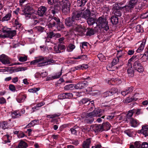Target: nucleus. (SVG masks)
<instances>
[{
    "label": "nucleus",
    "instance_id": "obj_1",
    "mask_svg": "<svg viewBox=\"0 0 148 148\" xmlns=\"http://www.w3.org/2000/svg\"><path fill=\"white\" fill-rule=\"evenodd\" d=\"M56 61L51 58L41 57L31 62V64H35L38 63V66H43L45 65L51 64L55 63Z\"/></svg>",
    "mask_w": 148,
    "mask_h": 148
},
{
    "label": "nucleus",
    "instance_id": "obj_2",
    "mask_svg": "<svg viewBox=\"0 0 148 148\" xmlns=\"http://www.w3.org/2000/svg\"><path fill=\"white\" fill-rule=\"evenodd\" d=\"M96 23L97 25L101 26L106 31L109 29L108 22L103 16L99 17L96 21Z\"/></svg>",
    "mask_w": 148,
    "mask_h": 148
},
{
    "label": "nucleus",
    "instance_id": "obj_3",
    "mask_svg": "<svg viewBox=\"0 0 148 148\" xmlns=\"http://www.w3.org/2000/svg\"><path fill=\"white\" fill-rule=\"evenodd\" d=\"M59 3L60 5H62V12L64 14H68L70 12V3L67 0H59Z\"/></svg>",
    "mask_w": 148,
    "mask_h": 148
},
{
    "label": "nucleus",
    "instance_id": "obj_4",
    "mask_svg": "<svg viewBox=\"0 0 148 148\" xmlns=\"http://www.w3.org/2000/svg\"><path fill=\"white\" fill-rule=\"evenodd\" d=\"M133 67L135 70L139 73H141L144 71L143 68L138 58H136L133 64Z\"/></svg>",
    "mask_w": 148,
    "mask_h": 148
},
{
    "label": "nucleus",
    "instance_id": "obj_5",
    "mask_svg": "<svg viewBox=\"0 0 148 148\" xmlns=\"http://www.w3.org/2000/svg\"><path fill=\"white\" fill-rule=\"evenodd\" d=\"M102 111L100 109H95L93 111L87 113L86 115L90 117H100L102 115Z\"/></svg>",
    "mask_w": 148,
    "mask_h": 148
},
{
    "label": "nucleus",
    "instance_id": "obj_6",
    "mask_svg": "<svg viewBox=\"0 0 148 148\" xmlns=\"http://www.w3.org/2000/svg\"><path fill=\"white\" fill-rule=\"evenodd\" d=\"M33 10L32 6L31 4H28L27 5L25 8L23 10V14L26 18L27 16H29V14L31 13L32 11Z\"/></svg>",
    "mask_w": 148,
    "mask_h": 148
},
{
    "label": "nucleus",
    "instance_id": "obj_7",
    "mask_svg": "<svg viewBox=\"0 0 148 148\" xmlns=\"http://www.w3.org/2000/svg\"><path fill=\"white\" fill-rule=\"evenodd\" d=\"M138 0H130L128 5H125L126 11H129L136 4Z\"/></svg>",
    "mask_w": 148,
    "mask_h": 148
},
{
    "label": "nucleus",
    "instance_id": "obj_8",
    "mask_svg": "<svg viewBox=\"0 0 148 148\" xmlns=\"http://www.w3.org/2000/svg\"><path fill=\"white\" fill-rule=\"evenodd\" d=\"M118 91L117 88H112L109 91H107L104 92L103 94V96L105 97L113 95L114 94Z\"/></svg>",
    "mask_w": 148,
    "mask_h": 148
},
{
    "label": "nucleus",
    "instance_id": "obj_9",
    "mask_svg": "<svg viewBox=\"0 0 148 148\" xmlns=\"http://www.w3.org/2000/svg\"><path fill=\"white\" fill-rule=\"evenodd\" d=\"M76 21L72 17L67 18L65 21V24L69 27L73 26L75 24Z\"/></svg>",
    "mask_w": 148,
    "mask_h": 148
},
{
    "label": "nucleus",
    "instance_id": "obj_10",
    "mask_svg": "<svg viewBox=\"0 0 148 148\" xmlns=\"http://www.w3.org/2000/svg\"><path fill=\"white\" fill-rule=\"evenodd\" d=\"M91 131H93L95 133L103 131L102 126L101 125L93 124L91 125Z\"/></svg>",
    "mask_w": 148,
    "mask_h": 148
},
{
    "label": "nucleus",
    "instance_id": "obj_11",
    "mask_svg": "<svg viewBox=\"0 0 148 148\" xmlns=\"http://www.w3.org/2000/svg\"><path fill=\"white\" fill-rule=\"evenodd\" d=\"M136 111V110L134 109L129 110L126 114L124 119V121L128 123L129 120L133 118L132 117V116L133 114L135 113Z\"/></svg>",
    "mask_w": 148,
    "mask_h": 148
},
{
    "label": "nucleus",
    "instance_id": "obj_12",
    "mask_svg": "<svg viewBox=\"0 0 148 148\" xmlns=\"http://www.w3.org/2000/svg\"><path fill=\"white\" fill-rule=\"evenodd\" d=\"M138 133L143 134L145 137L148 136V125H142V129L138 130Z\"/></svg>",
    "mask_w": 148,
    "mask_h": 148
},
{
    "label": "nucleus",
    "instance_id": "obj_13",
    "mask_svg": "<svg viewBox=\"0 0 148 148\" xmlns=\"http://www.w3.org/2000/svg\"><path fill=\"white\" fill-rule=\"evenodd\" d=\"M47 10V8L45 6H41L38 8V15L40 16H43L45 14Z\"/></svg>",
    "mask_w": 148,
    "mask_h": 148
},
{
    "label": "nucleus",
    "instance_id": "obj_14",
    "mask_svg": "<svg viewBox=\"0 0 148 148\" xmlns=\"http://www.w3.org/2000/svg\"><path fill=\"white\" fill-rule=\"evenodd\" d=\"M0 61L4 64H9L10 63L8 57L3 54L0 56Z\"/></svg>",
    "mask_w": 148,
    "mask_h": 148
},
{
    "label": "nucleus",
    "instance_id": "obj_15",
    "mask_svg": "<svg viewBox=\"0 0 148 148\" xmlns=\"http://www.w3.org/2000/svg\"><path fill=\"white\" fill-rule=\"evenodd\" d=\"M88 85V82H87L79 83L75 86V88L77 89H81L87 87Z\"/></svg>",
    "mask_w": 148,
    "mask_h": 148
},
{
    "label": "nucleus",
    "instance_id": "obj_16",
    "mask_svg": "<svg viewBox=\"0 0 148 148\" xmlns=\"http://www.w3.org/2000/svg\"><path fill=\"white\" fill-rule=\"evenodd\" d=\"M82 15V11H77L73 12L72 17L75 20H78L81 19Z\"/></svg>",
    "mask_w": 148,
    "mask_h": 148
},
{
    "label": "nucleus",
    "instance_id": "obj_17",
    "mask_svg": "<svg viewBox=\"0 0 148 148\" xmlns=\"http://www.w3.org/2000/svg\"><path fill=\"white\" fill-rule=\"evenodd\" d=\"M26 97L27 95H26L23 93H20L16 98V100L19 103H21L25 101Z\"/></svg>",
    "mask_w": 148,
    "mask_h": 148
},
{
    "label": "nucleus",
    "instance_id": "obj_18",
    "mask_svg": "<svg viewBox=\"0 0 148 148\" xmlns=\"http://www.w3.org/2000/svg\"><path fill=\"white\" fill-rule=\"evenodd\" d=\"M134 90V88L132 86L128 87L124 90L121 92V94L123 96H125L126 95L131 93Z\"/></svg>",
    "mask_w": 148,
    "mask_h": 148
},
{
    "label": "nucleus",
    "instance_id": "obj_19",
    "mask_svg": "<svg viewBox=\"0 0 148 148\" xmlns=\"http://www.w3.org/2000/svg\"><path fill=\"white\" fill-rule=\"evenodd\" d=\"M131 124V126L134 127H137L139 124V122L138 121L135 119L132 118L128 121Z\"/></svg>",
    "mask_w": 148,
    "mask_h": 148
},
{
    "label": "nucleus",
    "instance_id": "obj_20",
    "mask_svg": "<svg viewBox=\"0 0 148 148\" xmlns=\"http://www.w3.org/2000/svg\"><path fill=\"white\" fill-rule=\"evenodd\" d=\"M122 82V81L121 79H113L108 82L109 84L110 83L111 84L116 85L120 84Z\"/></svg>",
    "mask_w": 148,
    "mask_h": 148
},
{
    "label": "nucleus",
    "instance_id": "obj_21",
    "mask_svg": "<svg viewBox=\"0 0 148 148\" xmlns=\"http://www.w3.org/2000/svg\"><path fill=\"white\" fill-rule=\"evenodd\" d=\"M45 104L44 101H42L36 104V106L32 108V112H33L39 110V108L41 107Z\"/></svg>",
    "mask_w": 148,
    "mask_h": 148
},
{
    "label": "nucleus",
    "instance_id": "obj_22",
    "mask_svg": "<svg viewBox=\"0 0 148 148\" xmlns=\"http://www.w3.org/2000/svg\"><path fill=\"white\" fill-rule=\"evenodd\" d=\"M16 34V32L15 30H11L10 29L5 35V37L11 38L15 36Z\"/></svg>",
    "mask_w": 148,
    "mask_h": 148
},
{
    "label": "nucleus",
    "instance_id": "obj_23",
    "mask_svg": "<svg viewBox=\"0 0 148 148\" xmlns=\"http://www.w3.org/2000/svg\"><path fill=\"white\" fill-rule=\"evenodd\" d=\"M11 113L12 117L13 119H15L19 117L21 115L20 112L18 110L12 111Z\"/></svg>",
    "mask_w": 148,
    "mask_h": 148
},
{
    "label": "nucleus",
    "instance_id": "obj_24",
    "mask_svg": "<svg viewBox=\"0 0 148 148\" xmlns=\"http://www.w3.org/2000/svg\"><path fill=\"white\" fill-rule=\"evenodd\" d=\"M94 120V118L90 117L86 115L84 120V123L86 124H90L92 123Z\"/></svg>",
    "mask_w": 148,
    "mask_h": 148
},
{
    "label": "nucleus",
    "instance_id": "obj_25",
    "mask_svg": "<svg viewBox=\"0 0 148 148\" xmlns=\"http://www.w3.org/2000/svg\"><path fill=\"white\" fill-rule=\"evenodd\" d=\"M90 12L89 10L87 8L85 11L82 12V17L87 19L90 17Z\"/></svg>",
    "mask_w": 148,
    "mask_h": 148
},
{
    "label": "nucleus",
    "instance_id": "obj_26",
    "mask_svg": "<svg viewBox=\"0 0 148 148\" xmlns=\"http://www.w3.org/2000/svg\"><path fill=\"white\" fill-rule=\"evenodd\" d=\"M102 126V130L107 131L110 128L111 125L109 122H105L103 123L101 125Z\"/></svg>",
    "mask_w": 148,
    "mask_h": 148
},
{
    "label": "nucleus",
    "instance_id": "obj_27",
    "mask_svg": "<svg viewBox=\"0 0 148 148\" xmlns=\"http://www.w3.org/2000/svg\"><path fill=\"white\" fill-rule=\"evenodd\" d=\"M91 142V138H88L84 141L83 144V148H89Z\"/></svg>",
    "mask_w": 148,
    "mask_h": 148
},
{
    "label": "nucleus",
    "instance_id": "obj_28",
    "mask_svg": "<svg viewBox=\"0 0 148 148\" xmlns=\"http://www.w3.org/2000/svg\"><path fill=\"white\" fill-rule=\"evenodd\" d=\"M146 40L145 39L143 40L142 43L139 46L138 49L136 51L137 53H140L144 49Z\"/></svg>",
    "mask_w": 148,
    "mask_h": 148
},
{
    "label": "nucleus",
    "instance_id": "obj_29",
    "mask_svg": "<svg viewBox=\"0 0 148 148\" xmlns=\"http://www.w3.org/2000/svg\"><path fill=\"white\" fill-rule=\"evenodd\" d=\"M39 120L38 119H35L31 121L26 127H29L34 126L35 125L38 124L39 123Z\"/></svg>",
    "mask_w": 148,
    "mask_h": 148
},
{
    "label": "nucleus",
    "instance_id": "obj_30",
    "mask_svg": "<svg viewBox=\"0 0 148 148\" xmlns=\"http://www.w3.org/2000/svg\"><path fill=\"white\" fill-rule=\"evenodd\" d=\"M28 145L25 142L21 140L18 145V148H26L27 147Z\"/></svg>",
    "mask_w": 148,
    "mask_h": 148
},
{
    "label": "nucleus",
    "instance_id": "obj_31",
    "mask_svg": "<svg viewBox=\"0 0 148 148\" xmlns=\"http://www.w3.org/2000/svg\"><path fill=\"white\" fill-rule=\"evenodd\" d=\"M125 8V6L123 7L120 6L118 3H115L113 5L112 10L113 11L119 10Z\"/></svg>",
    "mask_w": 148,
    "mask_h": 148
},
{
    "label": "nucleus",
    "instance_id": "obj_32",
    "mask_svg": "<svg viewBox=\"0 0 148 148\" xmlns=\"http://www.w3.org/2000/svg\"><path fill=\"white\" fill-rule=\"evenodd\" d=\"M80 127L82 131L84 133H87L90 130L91 131V126L90 127L88 126H81Z\"/></svg>",
    "mask_w": 148,
    "mask_h": 148
},
{
    "label": "nucleus",
    "instance_id": "obj_33",
    "mask_svg": "<svg viewBox=\"0 0 148 148\" xmlns=\"http://www.w3.org/2000/svg\"><path fill=\"white\" fill-rule=\"evenodd\" d=\"M111 21L113 25H116L119 22V18L117 17L113 16L111 17Z\"/></svg>",
    "mask_w": 148,
    "mask_h": 148
},
{
    "label": "nucleus",
    "instance_id": "obj_34",
    "mask_svg": "<svg viewBox=\"0 0 148 148\" xmlns=\"http://www.w3.org/2000/svg\"><path fill=\"white\" fill-rule=\"evenodd\" d=\"M125 53L122 50H117L116 56V58H119L123 57L124 56Z\"/></svg>",
    "mask_w": 148,
    "mask_h": 148
},
{
    "label": "nucleus",
    "instance_id": "obj_35",
    "mask_svg": "<svg viewBox=\"0 0 148 148\" xmlns=\"http://www.w3.org/2000/svg\"><path fill=\"white\" fill-rule=\"evenodd\" d=\"M137 99H138L137 98L135 99L134 97V96L132 97L131 98L128 97L124 100L123 102L124 103H128L132 102L134 100L136 101Z\"/></svg>",
    "mask_w": 148,
    "mask_h": 148
},
{
    "label": "nucleus",
    "instance_id": "obj_36",
    "mask_svg": "<svg viewBox=\"0 0 148 148\" xmlns=\"http://www.w3.org/2000/svg\"><path fill=\"white\" fill-rule=\"evenodd\" d=\"M127 73L128 75L131 77H133L134 75V71L132 66L130 67L127 70Z\"/></svg>",
    "mask_w": 148,
    "mask_h": 148
},
{
    "label": "nucleus",
    "instance_id": "obj_37",
    "mask_svg": "<svg viewBox=\"0 0 148 148\" xmlns=\"http://www.w3.org/2000/svg\"><path fill=\"white\" fill-rule=\"evenodd\" d=\"M90 102L91 103V104H93L94 103L93 101H90V99H89L87 98H84L81 100L80 103V104H84L89 102V103H88V104H89Z\"/></svg>",
    "mask_w": 148,
    "mask_h": 148
},
{
    "label": "nucleus",
    "instance_id": "obj_38",
    "mask_svg": "<svg viewBox=\"0 0 148 148\" xmlns=\"http://www.w3.org/2000/svg\"><path fill=\"white\" fill-rule=\"evenodd\" d=\"M75 31L78 32L79 33H82L84 31V29L83 28L82 26L80 25H77L75 27Z\"/></svg>",
    "mask_w": 148,
    "mask_h": 148
},
{
    "label": "nucleus",
    "instance_id": "obj_39",
    "mask_svg": "<svg viewBox=\"0 0 148 148\" xmlns=\"http://www.w3.org/2000/svg\"><path fill=\"white\" fill-rule=\"evenodd\" d=\"M56 25L55 21L53 20H51L47 25L48 27L50 29H52L53 27L55 26Z\"/></svg>",
    "mask_w": 148,
    "mask_h": 148
},
{
    "label": "nucleus",
    "instance_id": "obj_40",
    "mask_svg": "<svg viewBox=\"0 0 148 148\" xmlns=\"http://www.w3.org/2000/svg\"><path fill=\"white\" fill-rule=\"evenodd\" d=\"M95 32V31L92 28H87L86 35L87 36H91L94 34Z\"/></svg>",
    "mask_w": 148,
    "mask_h": 148
},
{
    "label": "nucleus",
    "instance_id": "obj_41",
    "mask_svg": "<svg viewBox=\"0 0 148 148\" xmlns=\"http://www.w3.org/2000/svg\"><path fill=\"white\" fill-rule=\"evenodd\" d=\"M14 26L16 29H19L21 27L22 24L19 22V20L18 19H16L14 21Z\"/></svg>",
    "mask_w": 148,
    "mask_h": 148
},
{
    "label": "nucleus",
    "instance_id": "obj_42",
    "mask_svg": "<svg viewBox=\"0 0 148 148\" xmlns=\"http://www.w3.org/2000/svg\"><path fill=\"white\" fill-rule=\"evenodd\" d=\"M87 19V22L89 25H93L96 21L93 18L89 17Z\"/></svg>",
    "mask_w": 148,
    "mask_h": 148
},
{
    "label": "nucleus",
    "instance_id": "obj_43",
    "mask_svg": "<svg viewBox=\"0 0 148 148\" xmlns=\"http://www.w3.org/2000/svg\"><path fill=\"white\" fill-rule=\"evenodd\" d=\"M75 88V86L73 84H70L64 87V89L66 90H71Z\"/></svg>",
    "mask_w": 148,
    "mask_h": 148
},
{
    "label": "nucleus",
    "instance_id": "obj_44",
    "mask_svg": "<svg viewBox=\"0 0 148 148\" xmlns=\"http://www.w3.org/2000/svg\"><path fill=\"white\" fill-rule=\"evenodd\" d=\"M11 16V13L8 12L5 16L2 19V21H8L10 20Z\"/></svg>",
    "mask_w": 148,
    "mask_h": 148
},
{
    "label": "nucleus",
    "instance_id": "obj_45",
    "mask_svg": "<svg viewBox=\"0 0 148 148\" xmlns=\"http://www.w3.org/2000/svg\"><path fill=\"white\" fill-rule=\"evenodd\" d=\"M75 46L74 45L71 43L68 45L66 50L69 52H71L75 48Z\"/></svg>",
    "mask_w": 148,
    "mask_h": 148
},
{
    "label": "nucleus",
    "instance_id": "obj_46",
    "mask_svg": "<svg viewBox=\"0 0 148 148\" xmlns=\"http://www.w3.org/2000/svg\"><path fill=\"white\" fill-rule=\"evenodd\" d=\"M87 0H77V4L78 6H82L84 5Z\"/></svg>",
    "mask_w": 148,
    "mask_h": 148
},
{
    "label": "nucleus",
    "instance_id": "obj_47",
    "mask_svg": "<svg viewBox=\"0 0 148 148\" xmlns=\"http://www.w3.org/2000/svg\"><path fill=\"white\" fill-rule=\"evenodd\" d=\"M60 115V114L58 113V114H50V115H48L46 114V117L48 118H54L56 117H58Z\"/></svg>",
    "mask_w": 148,
    "mask_h": 148
},
{
    "label": "nucleus",
    "instance_id": "obj_48",
    "mask_svg": "<svg viewBox=\"0 0 148 148\" xmlns=\"http://www.w3.org/2000/svg\"><path fill=\"white\" fill-rule=\"evenodd\" d=\"M29 15V16H28L26 18L27 19H29L30 18L33 19H35L37 18L36 16V14L32 12Z\"/></svg>",
    "mask_w": 148,
    "mask_h": 148
},
{
    "label": "nucleus",
    "instance_id": "obj_49",
    "mask_svg": "<svg viewBox=\"0 0 148 148\" xmlns=\"http://www.w3.org/2000/svg\"><path fill=\"white\" fill-rule=\"evenodd\" d=\"M34 29L35 31L40 32H43L44 30V28L40 26L36 27Z\"/></svg>",
    "mask_w": 148,
    "mask_h": 148
},
{
    "label": "nucleus",
    "instance_id": "obj_50",
    "mask_svg": "<svg viewBox=\"0 0 148 148\" xmlns=\"http://www.w3.org/2000/svg\"><path fill=\"white\" fill-rule=\"evenodd\" d=\"M47 38H52L54 37V33L53 32H50L47 33Z\"/></svg>",
    "mask_w": 148,
    "mask_h": 148
},
{
    "label": "nucleus",
    "instance_id": "obj_51",
    "mask_svg": "<svg viewBox=\"0 0 148 148\" xmlns=\"http://www.w3.org/2000/svg\"><path fill=\"white\" fill-rule=\"evenodd\" d=\"M27 57L26 56H20L18 58V60L21 62H25L27 60Z\"/></svg>",
    "mask_w": 148,
    "mask_h": 148
},
{
    "label": "nucleus",
    "instance_id": "obj_52",
    "mask_svg": "<svg viewBox=\"0 0 148 148\" xmlns=\"http://www.w3.org/2000/svg\"><path fill=\"white\" fill-rule=\"evenodd\" d=\"M119 58L116 57L114 58L112 62V66H114L116 64L119 62Z\"/></svg>",
    "mask_w": 148,
    "mask_h": 148
},
{
    "label": "nucleus",
    "instance_id": "obj_53",
    "mask_svg": "<svg viewBox=\"0 0 148 148\" xmlns=\"http://www.w3.org/2000/svg\"><path fill=\"white\" fill-rule=\"evenodd\" d=\"M40 88H31L28 90V91L29 92H32V93H35L37 91L39 90Z\"/></svg>",
    "mask_w": 148,
    "mask_h": 148
},
{
    "label": "nucleus",
    "instance_id": "obj_54",
    "mask_svg": "<svg viewBox=\"0 0 148 148\" xmlns=\"http://www.w3.org/2000/svg\"><path fill=\"white\" fill-rule=\"evenodd\" d=\"M58 25L57 26V28L60 31L62 29H64V25L60 22L58 24H57Z\"/></svg>",
    "mask_w": 148,
    "mask_h": 148
},
{
    "label": "nucleus",
    "instance_id": "obj_55",
    "mask_svg": "<svg viewBox=\"0 0 148 148\" xmlns=\"http://www.w3.org/2000/svg\"><path fill=\"white\" fill-rule=\"evenodd\" d=\"M0 125H1V128H2L3 129H5L6 128L8 125V123L5 122H0Z\"/></svg>",
    "mask_w": 148,
    "mask_h": 148
},
{
    "label": "nucleus",
    "instance_id": "obj_56",
    "mask_svg": "<svg viewBox=\"0 0 148 148\" xmlns=\"http://www.w3.org/2000/svg\"><path fill=\"white\" fill-rule=\"evenodd\" d=\"M62 70L56 73V75H54V79H58L59 78L60 76L62 75Z\"/></svg>",
    "mask_w": 148,
    "mask_h": 148
},
{
    "label": "nucleus",
    "instance_id": "obj_57",
    "mask_svg": "<svg viewBox=\"0 0 148 148\" xmlns=\"http://www.w3.org/2000/svg\"><path fill=\"white\" fill-rule=\"evenodd\" d=\"M97 57L99 58V60L101 62L103 61V60H104L105 59V57L102 53H100L98 54Z\"/></svg>",
    "mask_w": 148,
    "mask_h": 148
},
{
    "label": "nucleus",
    "instance_id": "obj_58",
    "mask_svg": "<svg viewBox=\"0 0 148 148\" xmlns=\"http://www.w3.org/2000/svg\"><path fill=\"white\" fill-rule=\"evenodd\" d=\"M76 126H74L73 128L70 129L71 133L75 135H76L77 134V130H76Z\"/></svg>",
    "mask_w": 148,
    "mask_h": 148
},
{
    "label": "nucleus",
    "instance_id": "obj_59",
    "mask_svg": "<svg viewBox=\"0 0 148 148\" xmlns=\"http://www.w3.org/2000/svg\"><path fill=\"white\" fill-rule=\"evenodd\" d=\"M113 13L114 14L117 16H120L121 15V12L120 10H117L115 11H113Z\"/></svg>",
    "mask_w": 148,
    "mask_h": 148
},
{
    "label": "nucleus",
    "instance_id": "obj_60",
    "mask_svg": "<svg viewBox=\"0 0 148 148\" xmlns=\"http://www.w3.org/2000/svg\"><path fill=\"white\" fill-rule=\"evenodd\" d=\"M87 56L86 55H83L81 56H78L77 57H74L73 58L75 59H82V60L85 59L87 58Z\"/></svg>",
    "mask_w": 148,
    "mask_h": 148
},
{
    "label": "nucleus",
    "instance_id": "obj_61",
    "mask_svg": "<svg viewBox=\"0 0 148 148\" xmlns=\"http://www.w3.org/2000/svg\"><path fill=\"white\" fill-rule=\"evenodd\" d=\"M9 136L8 135H6L4 136V138L7 140H5L3 141V143L5 144L7 143H9L10 142V140L9 139Z\"/></svg>",
    "mask_w": 148,
    "mask_h": 148
},
{
    "label": "nucleus",
    "instance_id": "obj_62",
    "mask_svg": "<svg viewBox=\"0 0 148 148\" xmlns=\"http://www.w3.org/2000/svg\"><path fill=\"white\" fill-rule=\"evenodd\" d=\"M58 46L59 51H60V53L62 52L61 51L64 50L66 48L65 46L64 45H62L61 44H59L58 45Z\"/></svg>",
    "mask_w": 148,
    "mask_h": 148
},
{
    "label": "nucleus",
    "instance_id": "obj_63",
    "mask_svg": "<svg viewBox=\"0 0 148 148\" xmlns=\"http://www.w3.org/2000/svg\"><path fill=\"white\" fill-rule=\"evenodd\" d=\"M58 99H66L65 93H61L58 95Z\"/></svg>",
    "mask_w": 148,
    "mask_h": 148
},
{
    "label": "nucleus",
    "instance_id": "obj_64",
    "mask_svg": "<svg viewBox=\"0 0 148 148\" xmlns=\"http://www.w3.org/2000/svg\"><path fill=\"white\" fill-rule=\"evenodd\" d=\"M140 148H148V143L146 142L143 143L141 144Z\"/></svg>",
    "mask_w": 148,
    "mask_h": 148
}]
</instances>
